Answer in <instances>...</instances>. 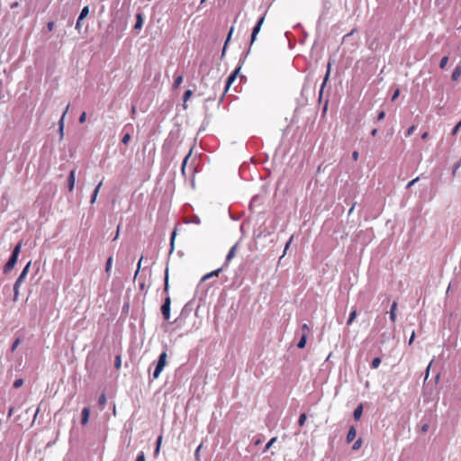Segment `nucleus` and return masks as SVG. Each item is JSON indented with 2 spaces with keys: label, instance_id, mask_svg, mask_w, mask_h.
Wrapping results in <instances>:
<instances>
[{
  "label": "nucleus",
  "instance_id": "f257e3e1",
  "mask_svg": "<svg viewBox=\"0 0 461 461\" xmlns=\"http://www.w3.org/2000/svg\"><path fill=\"white\" fill-rule=\"evenodd\" d=\"M168 270H166V276H165V285H164V293L167 294V296L165 298V301L161 306V313L165 320H169L170 318V305H171V299L168 295Z\"/></svg>",
  "mask_w": 461,
  "mask_h": 461
},
{
  "label": "nucleus",
  "instance_id": "f03ea898",
  "mask_svg": "<svg viewBox=\"0 0 461 461\" xmlns=\"http://www.w3.org/2000/svg\"><path fill=\"white\" fill-rule=\"evenodd\" d=\"M30 267H31V261L27 263V265L24 267L22 273L20 274V276H18V278L16 279V281L14 283V298H13L14 302H16L18 300L20 286H21L22 283L23 282V280L25 279V277L29 272Z\"/></svg>",
  "mask_w": 461,
  "mask_h": 461
},
{
  "label": "nucleus",
  "instance_id": "7ed1b4c3",
  "mask_svg": "<svg viewBox=\"0 0 461 461\" xmlns=\"http://www.w3.org/2000/svg\"><path fill=\"white\" fill-rule=\"evenodd\" d=\"M21 248H22V242H19L14 249L13 250V253H12V256L10 257L9 260L7 261V263L5 264V266L4 267V271L5 273L11 271L16 262H17V258H18V256L21 252Z\"/></svg>",
  "mask_w": 461,
  "mask_h": 461
},
{
  "label": "nucleus",
  "instance_id": "20e7f679",
  "mask_svg": "<svg viewBox=\"0 0 461 461\" xmlns=\"http://www.w3.org/2000/svg\"><path fill=\"white\" fill-rule=\"evenodd\" d=\"M167 354L166 351L162 352L159 357L157 363V366L155 367V370L153 372V378L158 379L160 375L161 372L163 371L164 367L167 365Z\"/></svg>",
  "mask_w": 461,
  "mask_h": 461
},
{
  "label": "nucleus",
  "instance_id": "39448f33",
  "mask_svg": "<svg viewBox=\"0 0 461 461\" xmlns=\"http://www.w3.org/2000/svg\"><path fill=\"white\" fill-rule=\"evenodd\" d=\"M265 21V14L259 18V20L258 21L256 26L253 28L252 30V33H251V44L256 41L257 39V35L258 33L259 32L260 29H261V26L263 24Z\"/></svg>",
  "mask_w": 461,
  "mask_h": 461
},
{
  "label": "nucleus",
  "instance_id": "423d86ee",
  "mask_svg": "<svg viewBox=\"0 0 461 461\" xmlns=\"http://www.w3.org/2000/svg\"><path fill=\"white\" fill-rule=\"evenodd\" d=\"M240 70V68H238L229 76V77L227 78V81H226L225 92L229 91L230 86L237 79Z\"/></svg>",
  "mask_w": 461,
  "mask_h": 461
},
{
  "label": "nucleus",
  "instance_id": "0eeeda50",
  "mask_svg": "<svg viewBox=\"0 0 461 461\" xmlns=\"http://www.w3.org/2000/svg\"><path fill=\"white\" fill-rule=\"evenodd\" d=\"M75 181H76V170L73 169V170L70 171L69 176H68V190L70 192H72L74 190Z\"/></svg>",
  "mask_w": 461,
  "mask_h": 461
},
{
  "label": "nucleus",
  "instance_id": "6e6552de",
  "mask_svg": "<svg viewBox=\"0 0 461 461\" xmlns=\"http://www.w3.org/2000/svg\"><path fill=\"white\" fill-rule=\"evenodd\" d=\"M237 247H238V245L235 244V245H233L230 248V251L228 252V254L226 256V263H225V265H228L229 262L235 257L236 251H237Z\"/></svg>",
  "mask_w": 461,
  "mask_h": 461
},
{
  "label": "nucleus",
  "instance_id": "1a4fd4ad",
  "mask_svg": "<svg viewBox=\"0 0 461 461\" xmlns=\"http://www.w3.org/2000/svg\"><path fill=\"white\" fill-rule=\"evenodd\" d=\"M89 415H90L89 408L88 407H85L82 410V420H81L82 425H86L88 422Z\"/></svg>",
  "mask_w": 461,
  "mask_h": 461
},
{
  "label": "nucleus",
  "instance_id": "9d476101",
  "mask_svg": "<svg viewBox=\"0 0 461 461\" xmlns=\"http://www.w3.org/2000/svg\"><path fill=\"white\" fill-rule=\"evenodd\" d=\"M356 435H357L356 429L354 427H350V429H348V435H347V442L348 443L352 442L355 439Z\"/></svg>",
  "mask_w": 461,
  "mask_h": 461
},
{
  "label": "nucleus",
  "instance_id": "9b49d317",
  "mask_svg": "<svg viewBox=\"0 0 461 461\" xmlns=\"http://www.w3.org/2000/svg\"><path fill=\"white\" fill-rule=\"evenodd\" d=\"M397 302H393L390 311V319L393 322L396 321Z\"/></svg>",
  "mask_w": 461,
  "mask_h": 461
},
{
  "label": "nucleus",
  "instance_id": "f8f14e48",
  "mask_svg": "<svg viewBox=\"0 0 461 461\" xmlns=\"http://www.w3.org/2000/svg\"><path fill=\"white\" fill-rule=\"evenodd\" d=\"M103 183L100 182L96 187L95 188L94 192H93V194L91 196V203H94L95 201H96V198H97V195H98V193H99V190L102 186Z\"/></svg>",
  "mask_w": 461,
  "mask_h": 461
},
{
  "label": "nucleus",
  "instance_id": "ddd939ff",
  "mask_svg": "<svg viewBox=\"0 0 461 461\" xmlns=\"http://www.w3.org/2000/svg\"><path fill=\"white\" fill-rule=\"evenodd\" d=\"M460 76H461V66H457L454 69V71H453V73L451 75V78H452L453 81H456L459 78Z\"/></svg>",
  "mask_w": 461,
  "mask_h": 461
},
{
  "label": "nucleus",
  "instance_id": "4468645a",
  "mask_svg": "<svg viewBox=\"0 0 461 461\" xmlns=\"http://www.w3.org/2000/svg\"><path fill=\"white\" fill-rule=\"evenodd\" d=\"M362 413H363V407H362V405H359L354 411V418H355V420H358L361 418Z\"/></svg>",
  "mask_w": 461,
  "mask_h": 461
},
{
  "label": "nucleus",
  "instance_id": "2eb2a0df",
  "mask_svg": "<svg viewBox=\"0 0 461 461\" xmlns=\"http://www.w3.org/2000/svg\"><path fill=\"white\" fill-rule=\"evenodd\" d=\"M136 18H137V21H136V23H135L134 28H135L136 30H138V29H140V28L142 27V24H143V19H142V16H141V14H137V16H136Z\"/></svg>",
  "mask_w": 461,
  "mask_h": 461
},
{
  "label": "nucleus",
  "instance_id": "dca6fc26",
  "mask_svg": "<svg viewBox=\"0 0 461 461\" xmlns=\"http://www.w3.org/2000/svg\"><path fill=\"white\" fill-rule=\"evenodd\" d=\"M69 108V104L67 105L65 112L63 113L61 119L59 121V131L61 132V135L63 134V127H64V117Z\"/></svg>",
  "mask_w": 461,
  "mask_h": 461
},
{
  "label": "nucleus",
  "instance_id": "f3484780",
  "mask_svg": "<svg viewBox=\"0 0 461 461\" xmlns=\"http://www.w3.org/2000/svg\"><path fill=\"white\" fill-rule=\"evenodd\" d=\"M357 310L354 309L350 314H349V317H348V320L347 321V324L348 325H351L353 323V321H355V319L357 318Z\"/></svg>",
  "mask_w": 461,
  "mask_h": 461
},
{
  "label": "nucleus",
  "instance_id": "a211bd4d",
  "mask_svg": "<svg viewBox=\"0 0 461 461\" xmlns=\"http://www.w3.org/2000/svg\"><path fill=\"white\" fill-rule=\"evenodd\" d=\"M88 14H89V7L88 6H85L82 9V11H81V13H80V14L78 16L79 20L85 19L88 15Z\"/></svg>",
  "mask_w": 461,
  "mask_h": 461
},
{
  "label": "nucleus",
  "instance_id": "6ab92c4d",
  "mask_svg": "<svg viewBox=\"0 0 461 461\" xmlns=\"http://www.w3.org/2000/svg\"><path fill=\"white\" fill-rule=\"evenodd\" d=\"M301 330H302V336H306V337L309 336L311 330L307 324H305V323L303 324L301 327Z\"/></svg>",
  "mask_w": 461,
  "mask_h": 461
},
{
  "label": "nucleus",
  "instance_id": "aec40b11",
  "mask_svg": "<svg viewBox=\"0 0 461 461\" xmlns=\"http://www.w3.org/2000/svg\"><path fill=\"white\" fill-rule=\"evenodd\" d=\"M162 438H163L162 435H159L158 437L157 446H156V449H155V456L158 455V453H159L161 443H162Z\"/></svg>",
  "mask_w": 461,
  "mask_h": 461
},
{
  "label": "nucleus",
  "instance_id": "412c9836",
  "mask_svg": "<svg viewBox=\"0 0 461 461\" xmlns=\"http://www.w3.org/2000/svg\"><path fill=\"white\" fill-rule=\"evenodd\" d=\"M193 91L192 90H186L184 94V107L185 108V103L189 100V98L192 96Z\"/></svg>",
  "mask_w": 461,
  "mask_h": 461
},
{
  "label": "nucleus",
  "instance_id": "4be33fe9",
  "mask_svg": "<svg viewBox=\"0 0 461 461\" xmlns=\"http://www.w3.org/2000/svg\"><path fill=\"white\" fill-rule=\"evenodd\" d=\"M307 338L306 336H302L301 337V339L299 340L298 344H297V347L299 348H303L306 345V341H307Z\"/></svg>",
  "mask_w": 461,
  "mask_h": 461
},
{
  "label": "nucleus",
  "instance_id": "5701e85b",
  "mask_svg": "<svg viewBox=\"0 0 461 461\" xmlns=\"http://www.w3.org/2000/svg\"><path fill=\"white\" fill-rule=\"evenodd\" d=\"M381 364V358L380 357H375L371 363L372 368H377Z\"/></svg>",
  "mask_w": 461,
  "mask_h": 461
},
{
  "label": "nucleus",
  "instance_id": "b1692460",
  "mask_svg": "<svg viewBox=\"0 0 461 461\" xmlns=\"http://www.w3.org/2000/svg\"><path fill=\"white\" fill-rule=\"evenodd\" d=\"M447 62H448V57L447 56L443 57L439 63L440 68L444 69L446 68Z\"/></svg>",
  "mask_w": 461,
  "mask_h": 461
},
{
  "label": "nucleus",
  "instance_id": "393cba45",
  "mask_svg": "<svg viewBox=\"0 0 461 461\" xmlns=\"http://www.w3.org/2000/svg\"><path fill=\"white\" fill-rule=\"evenodd\" d=\"M183 82V77L182 76H178L175 78V82H174V87L175 88H177L180 86V85L182 84Z\"/></svg>",
  "mask_w": 461,
  "mask_h": 461
},
{
  "label": "nucleus",
  "instance_id": "a878e982",
  "mask_svg": "<svg viewBox=\"0 0 461 461\" xmlns=\"http://www.w3.org/2000/svg\"><path fill=\"white\" fill-rule=\"evenodd\" d=\"M112 264H113V258L110 257L108 258L107 261H106V266H105V272L107 274H109L110 270H111V267H112Z\"/></svg>",
  "mask_w": 461,
  "mask_h": 461
},
{
  "label": "nucleus",
  "instance_id": "bb28decb",
  "mask_svg": "<svg viewBox=\"0 0 461 461\" xmlns=\"http://www.w3.org/2000/svg\"><path fill=\"white\" fill-rule=\"evenodd\" d=\"M306 419H307L306 414L305 413H302L300 415V417H299V420H298L299 426H301V427L303 426L305 421H306Z\"/></svg>",
  "mask_w": 461,
  "mask_h": 461
},
{
  "label": "nucleus",
  "instance_id": "cd10ccee",
  "mask_svg": "<svg viewBox=\"0 0 461 461\" xmlns=\"http://www.w3.org/2000/svg\"><path fill=\"white\" fill-rule=\"evenodd\" d=\"M362 443H363L362 439H361V438H358V439H357V440L353 444V446H352V449H353V450H358V449L361 447Z\"/></svg>",
  "mask_w": 461,
  "mask_h": 461
},
{
  "label": "nucleus",
  "instance_id": "c85d7f7f",
  "mask_svg": "<svg viewBox=\"0 0 461 461\" xmlns=\"http://www.w3.org/2000/svg\"><path fill=\"white\" fill-rule=\"evenodd\" d=\"M221 271V268H219V269H217V270H214V271H212V272H211V273L207 274V275L203 277V279H208V278H210V277H212V276H218V275H219V273H220Z\"/></svg>",
  "mask_w": 461,
  "mask_h": 461
},
{
  "label": "nucleus",
  "instance_id": "c756f323",
  "mask_svg": "<svg viewBox=\"0 0 461 461\" xmlns=\"http://www.w3.org/2000/svg\"><path fill=\"white\" fill-rule=\"evenodd\" d=\"M276 441V438L274 437L272 438L268 442L267 444L266 445L265 448H264V452L267 451L271 446Z\"/></svg>",
  "mask_w": 461,
  "mask_h": 461
},
{
  "label": "nucleus",
  "instance_id": "7c9ffc66",
  "mask_svg": "<svg viewBox=\"0 0 461 461\" xmlns=\"http://www.w3.org/2000/svg\"><path fill=\"white\" fill-rule=\"evenodd\" d=\"M106 402V397L104 393H102L98 399V403L100 406H104Z\"/></svg>",
  "mask_w": 461,
  "mask_h": 461
},
{
  "label": "nucleus",
  "instance_id": "2f4dec72",
  "mask_svg": "<svg viewBox=\"0 0 461 461\" xmlns=\"http://www.w3.org/2000/svg\"><path fill=\"white\" fill-rule=\"evenodd\" d=\"M293 240H294V235H292V236L289 238L288 241L286 242L285 247V250H284V254H283V256H282V257H284V256H285V254L286 253V250H287V249H288V248L290 247V245H291V243L293 242Z\"/></svg>",
  "mask_w": 461,
  "mask_h": 461
},
{
  "label": "nucleus",
  "instance_id": "473e14b6",
  "mask_svg": "<svg viewBox=\"0 0 461 461\" xmlns=\"http://www.w3.org/2000/svg\"><path fill=\"white\" fill-rule=\"evenodd\" d=\"M20 342H21V340H20V339H19V338H17V339L14 341V343H13V345H12V347H11V351H12V352H14V351L17 348V347L19 346Z\"/></svg>",
  "mask_w": 461,
  "mask_h": 461
},
{
  "label": "nucleus",
  "instance_id": "72a5a7b5",
  "mask_svg": "<svg viewBox=\"0 0 461 461\" xmlns=\"http://www.w3.org/2000/svg\"><path fill=\"white\" fill-rule=\"evenodd\" d=\"M191 153H192V150H190V152L188 153V155L185 156V158H184L183 160V163H182V171L185 170V167L186 166V163H187V160L189 159L190 156H191Z\"/></svg>",
  "mask_w": 461,
  "mask_h": 461
},
{
  "label": "nucleus",
  "instance_id": "f704fd0d",
  "mask_svg": "<svg viewBox=\"0 0 461 461\" xmlns=\"http://www.w3.org/2000/svg\"><path fill=\"white\" fill-rule=\"evenodd\" d=\"M460 128H461V120L457 122V124L452 130V135L457 134Z\"/></svg>",
  "mask_w": 461,
  "mask_h": 461
},
{
  "label": "nucleus",
  "instance_id": "c9c22d12",
  "mask_svg": "<svg viewBox=\"0 0 461 461\" xmlns=\"http://www.w3.org/2000/svg\"><path fill=\"white\" fill-rule=\"evenodd\" d=\"M232 32H233V27H231V28H230V32H229V34H228V37H227V40H226V42H225L224 48H223V50H222V55H223V54H224V52H225L226 45H227L228 41H230V37H231Z\"/></svg>",
  "mask_w": 461,
  "mask_h": 461
},
{
  "label": "nucleus",
  "instance_id": "e433bc0d",
  "mask_svg": "<svg viewBox=\"0 0 461 461\" xmlns=\"http://www.w3.org/2000/svg\"><path fill=\"white\" fill-rule=\"evenodd\" d=\"M130 140H131V135H130L129 133H126V134L122 137V142L123 144H125V145H126V144H128V142L130 141Z\"/></svg>",
  "mask_w": 461,
  "mask_h": 461
},
{
  "label": "nucleus",
  "instance_id": "4c0bfd02",
  "mask_svg": "<svg viewBox=\"0 0 461 461\" xmlns=\"http://www.w3.org/2000/svg\"><path fill=\"white\" fill-rule=\"evenodd\" d=\"M121 364H122L121 357L117 356L115 357V363H114L115 368L119 369L121 367Z\"/></svg>",
  "mask_w": 461,
  "mask_h": 461
},
{
  "label": "nucleus",
  "instance_id": "58836bf2",
  "mask_svg": "<svg viewBox=\"0 0 461 461\" xmlns=\"http://www.w3.org/2000/svg\"><path fill=\"white\" fill-rule=\"evenodd\" d=\"M23 379H21V378H20V379H17V380H15V381H14V388H19V387H21V386L23 385Z\"/></svg>",
  "mask_w": 461,
  "mask_h": 461
},
{
  "label": "nucleus",
  "instance_id": "ea45409f",
  "mask_svg": "<svg viewBox=\"0 0 461 461\" xmlns=\"http://www.w3.org/2000/svg\"><path fill=\"white\" fill-rule=\"evenodd\" d=\"M86 120V112H83L81 115L79 116V122L84 123Z\"/></svg>",
  "mask_w": 461,
  "mask_h": 461
},
{
  "label": "nucleus",
  "instance_id": "a19ab883",
  "mask_svg": "<svg viewBox=\"0 0 461 461\" xmlns=\"http://www.w3.org/2000/svg\"><path fill=\"white\" fill-rule=\"evenodd\" d=\"M415 129H416L415 125L411 126L407 130L406 136H411L414 132Z\"/></svg>",
  "mask_w": 461,
  "mask_h": 461
},
{
  "label": "nucleus",
  "instance_id": "79ce46f5",
  "mask_svg": "<svg viewBox=\"0 0 461 461\" xmlns=\"http://www.w3.org/2000/svg\"><path fill=\"white\" fill-rule=\"evenodd\" d=\"M420 179V177H416L414 179H412L411 181H410L406 186V188H410L411 186H412L416 182H418Z\"/></svg>",
  "mask_w": 461,
  "mask_h": 461
},
{
  "label": "nucleus",
  "instance_id": "37998d69",
  "mask_svg": "<svg viewBox=\"0 0 461 461\" xmlns=\"http://www.w3.org/2000/svg\"><path fill=\"white\" fill-rule=\"evenodd\" d=\"M201 448H202V444L198 446V447L196 448L195 453H194V456H195L197 460H199V457H200V450H201Z\"/></svg>",
  "mask_w": 461,
  "mask_h": 461
},
{
  "label": "nucleus",
  "instance_id": "c03bdc74",
  "mask_svg": "<svg viewBox=\"0 0 461 461\" xmlns=\"http://www.w3.org/2000/svg\"><path fill=\"white\" fill-rule=\"evenodd\" d=\"M136 461H145V456L143 452H140L138 455Z\"/></svg>",
  "mask_w": 461,
  "mask_h": 461
},
{
  "label": "nucleus",
  "instance_id": "a18cd8bd",
  "mask_svg": "<svg viewBox=\"0 0 461 461\" xmlns=\"http://www.w3.org/2000/svg\"><path fill=\"white\" fill-rule=\"evenodd\" d=\"M385 117V113L384 111H381L377 115V120L382 121Z\"/></svg>",
  "mask_w": 461,
  "mask_h": 461
},
{
  "label": "nucleus",
  "instance_id": "49530a36",
  "mask_svg": "<svg viewBox=\"0 0 461 461\" xmlns=\"http://www.w3.org/2000/svg\"><path fill=\"white\" fill-rule=\"evenodd\" d=\"M400 95V90L396 89L392 96V101H394Z\"/></svg>",
  "mask_w": 461,
  "mask_h": 461
},
{
  "label": "nucleus",
  "instance_id": "de8ad7c7",
  "mask_svg": "<svg viewBox=\"0 0 461 461\" xmlns=\"http://www.w3.org/2000/svg\"><path fill=\"white\" fill-rule=\"evenodd\" d=\"M330 65L329 64V66H328V71H327V73H326V76H325V78H324V81H323V85H325V84H326V81L328 80V77H329V76H330Z\"/></svg>",
  "mask_w": 461,
  "mask_h": 461
},
{
  "label": "nucleus",
  "instance_id": "09e8293b",
  "mask_svg": "<svg viewBox=\"0 0 461 461\" xmlns=\"http://www.w3.org/2000/svg\"><path fill=\"white\" fill-rule=\"evenodd\" d=\"M47 28H48V31H52L53 28H54V23L53 22H49L48 24H47Z\"/></svg>",
  "mask_w": 461,
  "mask_h": 461
},
{
  "label": "nucleus",
  "instance_id": "8fccbe9b",
  "mask_svg": "<svg viewBox=\"0 0 461 461\" xmlns=\"http://www.w3.org/2000/svg\"><path fill=\"white\" fill-rule=\"evenodd\" d=\"M352 158L355 161H357L358 159V152L357 151H354L353 154H352Z\"/></svg>",
  "mask_w": 461,
  "mask_h": 461
},
{
  "label": "nucleus",
  "instance_id": "3c124183",
  "mask_svg": "<svg viewBox=\"0 0 461 461\" xmlns=\"http://www.w3.org/2000/svg\"><path fill=\"white\" fill-rule=\"evenodd\" d=\"M81 21L82 20H79V18L77 19V24H76V29L77 30H80V27H81Z\"/></svg>",
  "mask_w": 461,
  "mask_h": 461
},
{
  "label": "nucleus",
  "instance_id": "603ef678",
  "mask_svg": "<svg viewBox=\"0 0 461 461\" xmlns=\"http://www.w3.org/2000/svg\"><path fill=\"white\" fill-rule=\"evenodd\" d=\"M414 338H415V332L413 331V332L411 333V336L410 340H409V344H410V345L413 342Z\"/></svg>",
  "mask_w": 461,
  "mask_h": 461
},
{
  "label": "nucleus",
  "instance_id": "864d4df0",
  "mask_svg": "<svg viewBox=\"0 0 461 461\" xmlns=\"http://www.w3.org/2000/svg\"><path fill=\"white\" fill-rule=\"evenodd\" d=\"M430 366H431V362L429 363V365L427 367L425 379H427L429 376V371Z\"/></svg>",
  "mask_w": 461,
  "mask_h": 461
},
{
  "label": "nucleus",
  "instance_id": "5fc2aeb1",
  "mask_svg": "<svg viewBox=\"0 0 461 461\" xmlns=\"http://www.w3.org/2000/svg\"><path fill=\"white\" fill-rule=\"evenodd\" d=\"M141 261H142V258L139 260V263H138V269H137V271H136L135 275H137V274H138V272H139V269H140V267Z\"/></svg>",
  "mask_w": 461,
  "mask_h": 461
},
{
  "label": "nucleus",
  "instance_id": "6e6d98bb",
  "mask_svg": "<svg viewBox=\"0 0 461 461\" xmlns=\"http://www.w3.org/2000/svg\"><path fill=\"white\" fill-rule=\"evenodd\" d=\"M175 236H176V231H174L172 233V236H171V245H173V243H174Z\"/></svg>",
  "mask_w": 461,
  "mask_h": 461
},
{
  "label": "nucleus",
  "instance_id": "4d7b16f0",
  "mask_svg": "<svg viewBox=\"0 0 461 461\" xmlns=\"http://www.w3.org/2000/svg\"><path fill=\"white\" fill-rule=\"evenodd\" d=\"M428 135H429V133H428V132H424V133L421 135V139H422V140L427 139V138H428Z\"/></svg>",
  "mask_w": 461,
  "mask_h": 461
},
{
  "label": "nucleus",
  "instance_id": "13d9d810",
  "mask_svg": "<svg viewBox=\"0 0 461 461\" xmlns=\"http://www.w3.org/2000/svg\"><path fill=\"white\" fill-rule=\"evenodd\" d=\"M376 133H377V129H374V130L371 131V135H372V136H374V137L376 135Z\"/></svg>",
  "mask_w": 461,
  "mask_h": 461
},
{
  "label": "nucleus",
  "instance_id": "bf43d9fd",
  "mask_svg": "<svg viewBox=\"0 0 461 461\" xmlns=\"http://www.w3.org/2000/svg\"><path fill=\"white\" fill-rule=\"evenodd\" d=\"M13 412H14V407H11V408L9 409L8 415H9V416H12V415H13Z\"/></svg>",
  "mask_w": 461,
  "mask_h": 461
},
{
  "label": "nucleus",
  "instance_id": "052dcab7",
  "mask_svg": "<svg viewBox=\"0 0 461 461\" xmlns=\"http://www.w3.org/2000/svg\"><path fill=\"white\" fill-rule=\"evenodd\" d=\"M428 428H429V426L427 424L423 425L422 426V431H424V432L427 431Z\"/></svg>",
  "mask_w": 461,
  "mask_h": 461
},
{
  "label": "nucleus",
  "instance_id": "680f3d73",
  "mask_svg": "<svg viewBox=\"0 0 461 461\" xmlns=\"http://www.w3.org/2000/svg\"><path fill=\"white\" fill-rule=\"evenodd\" d=\"M354 208H355V203L352 205V207L349 209L348 211V214H351L354 211Z\"/></svg>",
  "mask_w": 461,
  "mask_h": 461
},
{
  "label": "nucleus",
  "instance_id": "e2e57ef3",
  "mask_svg": "<svg viewBox=\"0 0 461 461\" xmlns=\"http://www.w3.org/2000/svg\"><path fill=\"white\" fill-rule=\"evenodd\" d=\"M17 6H18V3L15 2L14 4H12L11 8H14V7H17Z\"/></svg>",
  "mask_w": 461,
  "mask_h": 461
},
{
  "label": "nucleus",
  "instance_id": "0e129e2a",
  "mask_svg": "<svg viewBox=\"0 0 461 461\" xmlns=\"http://www.w3.org/2000/svg\"><path fill=\"white\" fill-rule=\"evenodd\" d=\"M119 229H120V226H118L117 233H116L115 237H114V240H116L118 238V236H119Z\"/></svg>",
  "mask_w": 461,
  "mask_h": 461
},
{
  "label": "nucleus",
  "instance_id": "69168bd1",
  "mask_svg": "<svg viewBox=\"0 0 461 461\" xmlns=\"http://www.w3.org/2000/svg\"><path fill=\"white\" fill-rule=\"evenodd\" d=\"M260 443H261V440H260V439H257V440L255 441V445H259Z\"/></svg>",
  "mask_w": 461,
  "mask_h": 461
},
{
  "label": "nucleus",
  "instance_id": "338daca9",
  "mask_svg": "<svg viewBox=\"0 0 461 461\" xmlns=\"http://www.w3.org/2000/svg\"><path fill=\"white\" fill-rule=\"evenodd\" d=\"M203 2H205V0H201V3L203 4Z\"/></svg>",
  "mask_w": 461,
  "mask_h": 461
}]
</instances>
